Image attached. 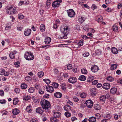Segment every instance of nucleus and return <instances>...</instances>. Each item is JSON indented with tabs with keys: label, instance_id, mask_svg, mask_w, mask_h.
Returning <instances> with one entry per match:
<instances>
[{
	"label": "nucleus",
	"instance_id": "obj_1",
	"mask_svg": "<svg viewBox=\"0 0 122 122\" xmlns=\"http://www.w3.org/2000/svg\"><path fill=\"white\" fill-rule=\"evenodd\" d=\"M60 30L62 33L60 35L61 39H66L67 38V36L69 33L70 28L68 25L64 24L61 27Z\"/></svg>",
	"mask_w": 122,
	"mask_h": 122
},
{
	"label": "nucleus",
	"instance_id": "obj_2",
	"mask_svg": "<svg viewBox=\"0 0 122 122\" xmlns=\"http://www.w3.org/2000/svg\"><path fill=\"white\" fill-rule=\"evenodd\" d=\"M40 104L43 108L46 110H48L51 106L49 101L44 99H42L41 100Z\"/></svg>",
	"mask_w": 122,
	"mask_h": 122
},
{
	"label": "nucleus",
	"instance_id": "obj_3",
	"mask_svg": "<svg viewBox=\"0 0 122 122\" xmlns=\"http://www.w3.org/2000/svg\"><path fill=\"white\" fill-rule=\"evenodd\" d=\"M24 57L27 60H31L34 59V56L32 53L27 51L25 52Z\"/></svg>",
	"mask_w": 122,
	"mask_h": 122
},
{
	"label": "nucleus",
	"instance_id": "obj_4",
	"mask_svg": "<svg viewBox=\"0 0 122 122\" xmlns=\"http://www.w3.org/2000/svg\"><path fill=\"white\" fill-rule=\"evenodd\" d=\"M7 10H8L7 11V13H10L11 14H15L17 12L16 8L13 7L12 6L9 7L7 8Z\"/></svg>",
	"mask_w": 122,
	"mask_h": 122
},
{
	"label": "nucleus",
	"instance_id": "obj_5",
	"mask_svg": "<svg viewBox=\"0 0 122 122\" xmlns=\"http://www.w3.org/2000/svg\"><path fill=\"white\" fill-rule=\"evenodd\" d=\"M68 15L70 17L72 18L74 17L75 15V13L72 9L67 10V11Z\"/></svg>",
	"mask_w": 122,
	"mask_h": 122
},
{
	"label": "nucleus",
	"instance_id": "obj_6",
	"mask_svg": "<svg viewBox=\"0 0 122 122\" xmlns=\"http://www.w3.org/2000/svg\"><path fill=\"white\" fill-rule=\"evenodd\" d=\"M68 81L71 83L74 84L77 81V78L74 77H70L68 80Z\"/></svg>",
	"mask_w": 122,
	"mask_h": 122
},
{
	"label": "nucleus",
	"instance_id": "obj_7",
	"mask_svg": "<svg viewBox=\"0 0 122 122\" xmlns=\"http://www.w3.org/2000/svg\"><path fill=\"white\" fill-rule=\"evenodd\" d=\"M86 104L89 108H91L93 105V102L91 100H88L86 102Z\"/></svg>",
	"mask_w": 122,
	"mask_h": 122
},
{
	"label": "nucleus",
	"instance_id": "obj_8",
	"mask_svg": "<svg viewBox=\"0 0 122 122\" xmlns=\"http://www.w3.org/2000/svg\"><path fill=\"white\" fill-rule=\"evenodd\" d=\"M8 73L6 72L5 70L4 69H0V75H4L5 76H8Z\"/></svg>",
	"mask_w": 122,
	"mask_h": 122
},
{
	"label": "nucleus",
	"instance_id": "obj_9",
	"mask_svg": "<svg viewBox=\"0 0 122 122\" xmlns=\"http://www.w3.org/2000/svg\"><path fill=\"white\" fill-rule=\"evenodd\" d=\"M99 69L98 66L95 65H94L93 67H92L91 68V70L94 72H97Z\"/></svg>",
	"mask_w": 122,
	"mask_h": 122
},
{
	"label": "nucleus",
	"instance_id": "obj_10",
	"mask_svg": "<svg viewBox=\"0 0 122 122\" xmlns=\"http://www.w3.org/2000/svg\"><path fill=\"white\" fill-rule=\"evenodd\" d=\"M31 32V29H28L25 30L24 32V34L25 36H28L30 35Z\"/></svg>",
	"mask_w": 122,
	"mask_h": 122
},
{
	"label": "nucleus",
	"instance_id": "obj_11",
	"mask_svg": "<svg viewBox=\"0 0 122 122\" xmlns=\"http://www.w3.org/2000/svg\"><path fill=\"white\" fill-rule=\"evenodd\" d=\"M61 2L58 0L54 1L52 4V6L54 7H56L59 6Z\"/></svg>",
	"mask_w": 122,
	"mask_h": 122
},
{
	"label": "nucleus",
	"instance_id": "obj_12",
	"mask_svg": "<svg viewBox=\"0 0 122 122\" xmlns=\"http://www.w3.org/2000/svg\"><path fill=\"white\" fill-rule=\"evenodd\" d=\"M110 87V84L108 83H104L102 87L105 89H108Z\"/></svg>",
	"mask_w": 122,
	"mask_h": 122
},
{
	"label": "nucleus",
	"instance_id": "obj_13",
	"mask_svg": "<svg viewBox=\"0 0 122 122\" xmlns=\"http://www.w3.org/2000/svg\"><path fill=\"white\" fill-rule=\"evenodd\" d=\"M46 90L48 92H52L54 91L53 88L51 86H49L48 87H46Z\"/></svg>",
	"mask_w": 122,
	"mask_h": 122
},
{
	"label": "nucleus",
	"instance_id": "obj_14",
	"mask_svg": "<svg viewBox=\"0 0 122 122\" xmlns=\"http://www.w3.org/2000/svg\"><path fill=\"white\" fill-rule=\"evenodd\" d=\"M51 40V38L49 37L46 38L44 41L45 43L46 44H48L50 43Z\"/></svg>",
	"mask_w": 122,
	"mask_h": 122
},
{
	"label": "nucleus",
	"instance_id": "obj_15",
	"mask_svg": "<svg viewBox=\"0 0 122 122\" xmlns=\"http://www.w3.org/2000/svg\"><path fill=\"white\" fill-rule=\"evenodd\" d=\"M36 112L42 114L44 111L41 107H38L36 109Z\"/></svg>",
	"mask_w": 122,
	"mask_h": 122
},
{
	"label": "nucleus",
	"instance_id": "obj_16",
	"mask_svg": "<svg viewBox=\"0 0 122 122\" xmlns=\"http://www.w3.org/2000/svg\"><path fill=\"white\" fill-rule=\"evenodd\" d=\"M62 94L59 92H56L54 94V96L57 98H60L62 96Z\"/></svg>",
	"mask_w": 122,
	"mask_h": 122
},
{
	"label": "nucleus",
	"instance_id": "obj_17",
	"mask_svg": "<svg viewBox=\"0 0 122 122\" xmlns=\"http://www.w3.org/2000/svg\"><path fill=\"white\" fill-rule=\"evenodd\" d=\"M91 94L93 96H95L97 93V91L96 89L95 88H92L91 90Z\"/></svg>",
	"mask_w": 122,
	"mask_h": 122
},
{
	"label": "nucleus",
	"instance_id": "obj_18",
	"mask_svg": "<svg viewBox=\"0 0 122 122\" xmlns=\"http://www.w3.org/2000/svg\"><path fill=\"white\" fill-rule=\"evenodd\" d=\"M17 52L16 51H13L12 53H10L9 55L10 57L12 59H14L15 58V54L17 53Z\"/></svg>",
	"mask_w": 122,
	"mask_h": 122
},
{
	"label": "nucleus",
	"instance_id": "obj_19",
	"mask_svg": "<svg viewBox=\"0 0 122 122\" xmlns=\"http://www.w3.org/2000/svg\"><path fill=\"white\" fill-rule=\"evenodd\" d=\"M88 121L89 122H96V118L94 117H92L89 118Z\"/></svg>",
	"mask_w": 122,
	"mask_h": 122
},
{
	"label": "nucleus",
	"instance_id": "obj_20",
	"mask_svg": "<svg viewBox=\"0 0 122 122\" xmlns=\"http://www.w3.org/2000/svg\"><path fill=\"white\" fill-rule=\"evenodd\" d=\"M117 90V88L115 87L112 88L110 90V92L112 94H115Z\"/></svg>",
	"mask_w": 122,
	"mask_h": 122
},
{
	"label": "nucleus",
	"instance_id": "obj_21",
	"mask_svg": "<svg viewBox=\"0 0 122 122\" xmlns=\"http://www.w3.org/2000/svg\"><path fill=\"white\" fill-rule=\"evenodd\" d=\"M19 110L15 108L13 110L12 112L14 115H16L19 113Z\"/></svg>",
	"mask_w": 122,
	"mask_h": 122
},
{
	"label": "nucleus",
	"instance_id": "obj_22",
	"mask_svg": "<svg viewBox=\"0 0 122 122\" xmlns=\"http://www.w3.org/2000/svg\"><path fill=\"white\" fill-rule=\"evenodd\" d=\"M60 113L58 112H55L54 114V116L56 118H59L60 117Z\"/></svg>",
	"mask_w": 122,
	"mask_h": 122
},
{
	"label": "nucleus",
	"instance_id": "obj_23",
	"mask_svg": "<svg viewBox=\"0 0 122 122\" xmlns=\"http://www.w3.org/2000/svg\"><path fill=\"white\" fill-rule=\"evenodd\" d=\"M113 30L114 32H117L118 30L117 26L116 25H113L112 27Z\"/></svg>",
	"mask_w": 122,
	"mask_h": 122
},
{
	"label": "nucleus",
	"instance_id": "obj_24",
	"mask_svg": "<svg viewBox=\"0 0 122 122\" xmlns=\"http://www.w3.org/2000/svg\"><path fill=\"white\" fill-rule=\"evenodd\" d=\"M118 50L115 48L113 47L112 49V53L114 54H117L118 52Z\"/></svg>",
	"mask_w": 122,
	"mask_h": 122
},
{
	"label": "nucleus",
	"instance_id": "obj_25",
	"mask_svg": "<svg viewBox=\"0 0 122 122\" xmlns=\"http://www.w3.org/2000/svg\"><path fill=\"white\" fill-rule=\"evenodd\" d=\"M64 108V110L67 111H69L71 110V107L68 105H66Z\"/></svg>",
	"mask_w": 122,
	"mask_h": 122
},
{
	"label": "nucleus",
	"instance_id": "obj_26",
	"mask_svg": "<svg viewBox=\"0 0 122 122\" xmlns=\"http://www.w3.org/2000/svg\"><path fill=\"white\" fill-rule=\"evenodd\" d=\"M117 64H113L111 65L110 69L112 70H114L117 67Z\"/></svg>",
	"mask_w": 122,
	"mask_h": 122
},
{
	"label": "nucleus",
	"instance_id": "obj_27",
	"mask_svg": "<svg viewBox=\"0 0 122 122\" xmlns=\"http://www.w3.org/2000/svg\"><path fill=\"white\" fill-rule=\"evenodd\" d=\"M86 77L84 75L80 76L79 78V80L82 81H84L86 80Z\"/></svg>",
	"mask_w": 122,
	"mask_h": 122
},
{
	"label": "nucleus",
	"instance_id": "obj_28",
	"mask_svg": "<svg viewBox=\"0 0 122 122\" xmlns=\"http://www.w3.org/2000/svg\"><path fill=\"white\" fill-rule=\"evenodd\" d=\"M106 98V96L102 95L100 97V99L101 101L104 102L105 101Z\"/></svg>",
	"mask_w": 122,
	"mask_h": 122
},
{
	"label": "nucleus",
	"instance_id": "obj_29",
	"mask_svg": "<svg viewBox=\"0 0 122 122\" xmlns=\"http://www.w3.org/2000/svg\"><path fill=\"white\" fill-rule=\"evenodd\" d=\"M35 91V88L32 87H31L28 89V92L30 93H33Z\"/></svg>",
	"mask_w": 122,
	"mask_h": 122
},
{
	"label": "nucleus",
	"instance_id": "obj_30",
	"mask_svg": "<svg viewBox=\"0 0 122 122\" xmlns=\"http://www.w3.org/2000/svg\"><path fill=\"white\" fill-rule=\"evenodd\" d=\"M107 79L109 81L112 82L114 80V79L111 76H109L107 77Z\"/></svg>",
	"mask_w": 122,
	"mask_h": 122
},
{
	"label": "nucleus",
	"instance_id": "obj_31",
	"mask_svg": "<svg viewBox=\"0 0 122 122\" xmlns=\"http://www.w3.org/2000/svg\"><path fill=\"white\" fill-rule=\"evenodd\" d=\"M94 79V76H88V77L87 79V81L88 82H90L93 80Z\"/></svg>",
	"mask_w": 122,
	"mask_h": 122
},
{
	"label": "nucleus",
	"instance_id": "obj_32",
	"mask_svg": "<svg viewBox=\"0 0 122 122\" xmlns=\"http://www.w3.org/2000/svg\"><path fill=\"white\" fill-rule=\"evenodd\" d=\"M40 29L42 31H44L45 29V25H41L40 27Z\"/></svg>",
	"mask_w": 122,
	"mask_h": 122
},
{
	"label": "nucleus",
	"instance_id": "obj_33",
	"mask_svg": "<svg viewBox=\"0 0 122 122\" xmlns=\"http://www.w3.org/2000/svg\"><path fill=\"white\" fill-rule=\"evenodd\" d=\"M103 19V17L102 16H99L97 17V20L98 22H100L102 21Z\"/></svg>",
	"mask_w": 122,
	"mask_h": 122
},
{
	"label": "nucleus",
	"instance_id": "obj_34",
	"mask_svg": "<svg viewBox=\"0 0 122 122\" xmlns=\"http://www.w3.org/2000/svg\"><path fill=\"white\" fill-rule=\"evenodd\" d=\"M112 117V115L109 114H107L106 115L105 117L107 118V120H110Z\"/></svg>",
	"mask_w": 122,
	"mask_h": 122
},
{
	"label": "nucleus",
	"instance_id": "obj_35",
	"mask_svg": "<svg viewBox=\"0 0 122 122\" xmlns=\"http://www.w3.org/2000/svg\"><path fill=\"white\" fill-rule=\"evenodd\" d=\"M21 87L22 89H25L27 87V85L26 84L24 83L21 84Z\"/></svg>",
	"mask_w": 122,
	"mask_h": 122
},
{
	"label": "nucleus",
	"instance_id": "obj_36",
	"mask_svg": "<svg viewBox=\"0 0 122 122\" xmlns=\"http://www.w3.org/2000/svg\"><path fill=\"white\" fill-rule=\"evenodd\" d=\"M44 73L42 71L39 72L38 73V76L39 77H42L43 76Z\"/></svg>",
	"mask_w": 122,
	"mask_h": 122
},
{
	"label": "nucleus",
	"instance_id": "obj_37",
	"mask_svg": "<svg viewBox=\"0 0 122 122\" xmlns=\"http://www.w3.org/2000/svg\"><path fill=\"white\" fill-rule=\"evenodd\" d=\"M50 121L51 122H57V118L54 117H51L50 119Z\"/></svg>",
	"mask_w": 122,
	"mask_h": 122
},
{
	"label": "nucleus",
	"instance_id": "obj_38",
	"mask_svg": "<svg viewBox=\"0 0 122 122\" xmlns=\"http://www.w3.org/2000/svg\"><path fill=\"white\" fill-rule=\"evenodd\" d=\"M19 101L18 99L17 98H15L13 100V104L14 105H15L17 104Z\"/></svg>",
	"mask_w": 122,
	"mask_h": 122
},
{
	"label": "nucleus",
	"instance_id": "obj_39",
	"mask_svg": "<svg viewBox=\"0 0 122 122\" xmlns=\"http://www.w3.org/2000/svg\"><path fill=\"white\" fill-rule=\"evenodd\" d=\"M86 18L83 16H81V18H79V20L81 23L83 22L85 20Z\"/></svg>",
	"mask_w": 122,
	"mask_h": 122
},
{
	"label": "nucleus",
	"instance_id": "obj_40",
	"mask_svg": "<svg viewBox=\"0 0 122 122\" xmlns=\"http://www.w3.org/2000/svg\"><path fill=\"white\" fill-rule=\"evenodd\" d=\"M23 98L24 100H30V96H23Z\"/></svg>",
	"mask_w": 122,
	"mask_h": 122
},
{
	"label": "nucleus",
	"instance_id": "obj_41",
	"mask_svg": "<svg viewBox=\"0 0 122 122\" xmlns=\"http://www.w3.org/2000/svg\"><path fill=\"white\" fill-rule=\"evenodd\" d=\"M83 41H84L83 40H81L78 43V45L80 46H82L83 45Z\"/></svg>",
	"mask_w": 122,
	"mask_h": 122
},
{
	"label": "nucleus",
	"instance_id": "obj_42",
	"mask_svg": "<svg viewBox=\"0 0 122 122\" xmlns=\"http://www.w3.org/2000/svg\"><path fill=\"white\" fill-rule=\"evenodd\" d=\"M26 110L28 112H30L31 111V106H29L26 107Z\"/></svg>",
	"mask_w": 122,
	"mask_h": 122
},
{
	"label": "nucleus",
	"instance_id": "obj_43",
	"mask_svg": "<svg viewBox=\"0 0 122 122\" xmlns=\"http://www.w3.org/2000/svg\"><path fill=\"white\" fill-rule=\"evenodd\" d=\"M65 116L67 117H70L71 116V114L68 112H66L65 113Z\"/></svg>",
	"mask_w": 122,
	"mask_h": 122
},
{
	"label": "nucleus",
	"instance_id": "obj_44",
	"mask_svg": "<svg viewBox=\"0 0 122 122\" xmlns=\"http://www.w3.org/2000/svg\"><path fill=\"white\" fill-rule=\"evenodd\" d=\"M18 17L21 20L24 18V16L21 14H20L18 15Z\"/></svg>",
	"mask_w": 122,
	"mask_h": 122
},
{
	"label": "nucleus",
	"instance_id": "obj_45",
	"mask_svg": "<svg viewBox=\"0 0 122 122\" xmlns=\"http://www.w3.org/2000/svg\"><path fill=\"white\" fill-rule=\"evenodd\" d=\"M52 85L55 88H57L58 87L59 84L57 83L54 82L52 84Z\"/></svg>",
	"mask_w": 122,
	"mask_h": 122
},
{
	"label": "nucleus",
	"instance_id": "obj_46",
	"mask_svg": "<svg viewBox=\"0 0 122 122\" xmlns=\"http://www.w3.org/2000/svg\"><path fill=\"white\" fill-rule=\"evenodd\" d=\"M43 81H44L46 83L48 84H50L51 82L50 80L48 79H43Z\"/></svg>",
	"mask_w": 122,
	"mask_h": 122
},
{
	"label": "nucleus",
	"instance_id": "obj_47",
	"mask_svg": "<svg viewBox=\"0 0 122 122\" xmlns=\"http://www.w3.org/2000/svg\"><path fill=\"white\" fill-rule=\"evenodd\" d=\"M86 94L85 93H82L81 94V98H85L86 97Z\"/></svg>",
	"mask_w": 122,
	"mask_h": 122
},
{
	"label": "nucleus",
	"instance_id": "obj_48",
	"mask_svg": "<svg viewBox=\"0 0 122 122\" xmlns=\"http://www.w3.org/2000/svg\"><path fill=\"white\" fill-rule=\"evenodd\" d=\"M81 72L82 73L85 74L87 73V71L85 69H82L81 70Z\"/></svg>",
	"mask_w": 122,
	"mask_h": 122
},
{
	"label": "nucleus",
	"instance_id": "obj_49",
	"mask_svg": "<svg viewBox=\"0 0 122 122\" xmlns=\"http://www.w3.org/2000/svg\"><path fill=\"white\" fill-rule=\"evenodd\" d=\"M83 55L85 57H87L89 55V53L88 52H85L83 54Z\"/></svg>",
	"mask_w": 122,
	"mask_h": 122
},
{
	"label": "nucleus",
	"instance_id": "obj_50",
	"mask_svg": "<svg viewBox=\"0 0 122 122\" xmlns=\"http://www.w3.org/2000/svg\"><path fill=\"white\" fill-rule=\"evenodd\" d=\"M95 53L97 55H99L101 54L102 51L99 50H97L96 51Z\"/></svg>",
	"mask_w": 122,
	"mask_h": 122
},
{
	"label": "nucleus",
	"instance_id": "obj_51",
	"mask_svg": "<svg viewBox=\"0 0 122 122\" xmlns=\"http://www.w3.org/2000/svg\"><path fill=\"white\" fill-rule=\"evenodd\" d=\"M73 100L75 102H77L79 100V99L76 97H73Z\"/></svg>",
	"mask_w": 122,
	"mask_h": 122
},
{
	"label": "nucleus",
	"instance_id": "obj_52",
	"mask_svg": "<svg viewBox=\"0 0 122 122\" xmlns=\"http://www.w3.org/2000/svg\"><path fill=\"white\" fill-rule=\"evenodd\" d=\"M91 8L92 9L94 10V9H96L97 8V7L95 4H92V5L91 7Z\"/></svg>",
	"mask_w": 122,
	"mask_h": 122
},
{
	"label": "nucleus",
	"instance_id": "obj_53",
	"mask_svg": "<svg viewBox=\"0 0 122 122\" xmlns=\"http://www.w3.org/2000/svg\"><path fill=\"white\" fill-rule=\"evenodd\" d=\"M51 3V0H47L46 2V5L48 6L50 5Z\"/></svg>",
	"mask_w": 122,
	"mask_h": 122
},
{
	"label": "nucleus",
	"instance_id": "obj_54",
	"mask_svg": "<svg viewBox=\"0 0 122 122\" xmlns=\"http://www.w3.org/2000/svg\"><path fill=\"white\" fill-rule=\"evenodd\" d=\"M6 101L4 99L1 100H0V103L1 104H4L5 103Z\"/></svg>",
	"mask_w": 122,
	"mask_h": 122
},
{
	"label": "nucleus",
	"instance_id": "obj_55",
	"mask_svg": "<svg viewBox=\"0 0 122 122\" xmlns=\"http://www.w3.org/2000/svg\"><path fill=\"white\" fill-rule=\"evenodd\" d=\"M2 112V116L6 115L8 113L5 110H3Z\"/></svg>",
	"mask_w": 122,
	"mask_h": 122
},
{
	"label": "nucleus",
	"instance_id": "obj_56",
	"mask_svg": "<svg viewBox=\"0 0 122 122\" xmlns=\"http://www.w3.org/2000/svg\"><path fill=\"white\" fill-rule=\"evenodd\" d=\"M6 72H8V76H9V75H11V74H12L13 73V72H12V70L11 69L10 70Z\"/></svg>",
	"mask_w": 122,
	"mask_h": 122
},
{
	"label": "nucleus",
	"instance_id": "obj_57",
	"mask_svg": "<svg viewBox=\"0 0 122 122\" xmlns=\"http://www.w3.org/2000/svg\"><path fill=\"white\" fill-rule=\"evenodd\" d=\"M72 67V65L71 64H69L67 67V69L68 70L71 69Z\"/></svg>",
	"mask_w": 122,
	"mask_h": 122
},
{
	"label": "nucleus",
	"instance_id": "obj_58",
	"mask_svg": "<svg viewBox=\"0 0 122 122\" xmlns=\"http://www.w3.org/2000/svg\"><path fill=\"white\" fill-rule=\"evenodd\" d=\"M98 82V81L97 80H95L92 82V84L93 85H95L97 84Z\"/></svg>",
	"mask_w": 122,
	"mask_h": 122
},
{
	"label": "nucleus",
	"instance_id": "obj_59",
	"mask_svg": "<svg viewBox=\"0 0 122 122\" xmlns=\"http://www.w3.org/2000/svg\"><path fill=\"white\" fill-rule=\"evenodd\" d=\"M15 91L16 93H19L20 91V90L19 88H16L15 90Z\"/></svg>",
	"mask_w": 122,
	"mask_h": 122
},
{
	"label": "nucleus",
	"instance_id": "obj_60",
	"mask_svg": "<svg viewBox=\"0 0 122 122\" xmlns=\"http://www.w3.org/2000/svg\"><path fill=\"white\" fill-rule=\"evenodd\" d=\"M4 95V92L3 90H0V95L1 96H3Z\"/></svg>",
	"mask_w": 122,
	"mask_h": 122
},
{
	"label": "nucleus",
	"instance_id": "obj_61",
	"mask_svg": "<svg viewBox=\"0 0 122 122\" xmlns=\"http://www.w3.org/2000/svg\"><path fill=\"white\" fill-rule=\"evenodd\" d=\"M72 121L73 122L77 120V118L75 117H72L71 118Z\"/></svg>",
	"mask_w": 122,
	"mask_h": 122
},
{
	"label": "nucleus",
	"instance_id": "obj_62",
	"mask_svg": "<svg viewBox=\"0 0 122 122\" xmlns=\"http://www.w3.org/2000/svg\"><path fill=\"white\" fill-rule=\"evenodd\" d=\"M59 20L58 19H56V22H55V24H56L57 25H59Z\"/></svg>",
	"mask_w": 122,
	"mask_h": 122
},
{
	"label": "nucleus",
	"instance_id": "obj_63",
	"mask_svg": "<svg viewBox=\"0 0 122 122\" xmlns=\"http://www.w3.org/2000/svg\"><path fill=\"white\" fill-rule=\"evenodd\" d=\"M92 34L91 33H88L87 36H90V37H88L89 38L91 39L92 38Z\"/></svg>",
	"mask_w": 122,
	"mask_h": 122
},
{
	"label": "nucleus",
	"instance_id": "obj_64",
	"mask_svg": "<svg viewBox=\"0 0 122 122\" xmlns=\"http://www.w3.org/2000/svg\"><path fill=\"white\" fill-rule=\"evenodd\" d=\"M82 38L84 39H86L89 38V37L85 35H83L82 36Z\"/></svg>",
	"mask_w": 122,
	"mask_h": 122
}]
</instances>
